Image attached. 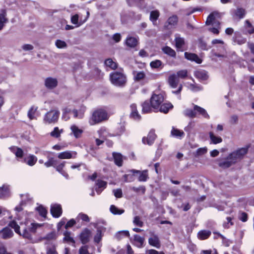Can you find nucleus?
Segmentation results:
<instances>
[{
  "label": "nucleus",
  "instance_id": "09e8293b",
  "mask_svg": "<svg viewBox=\"0 0 254 254\" xmlns=\"http://www.w3.org/2000/svg\"><path fill=\"white\" fill-rule=\"evenodd\" d=\"M36 210L38 212L39 215L44 218H46L47 214V209L42 205H40L36 208Z\"/></svg>",
  "mask_w": 254,
  "mask_h": 254
},
{
  "label": "nucleus",
  "instance_id": "f704fd0d",
  "mask_svg": "<svg viewBox=\"0 0 254 254\" xmlns=\"http://www.w3.org/2000/svg\"><path fill=\"white\" fill-rule=\"evenodd\" d=\"M218 165L219 166L222 168L226 169L230 167L231 166L233 165V164L231 160L229 159V157L227 156L225 160L220 162Z\"/></svg>",
  "mask_w": 254,
  "mask_h": 254
},
{
  "label": "nucleus",
  "instance_id": "6e6d98bb",
  "mask_svg": "<svg viewBox=\"0 0 254 254\" xmlns=\"http://www.w3.org/2000/svg\"><path fill=\"white\" fill-rule=\"evenodd\" d=\"M42 224L39 223H32L31 224V226L29 228V231L31 233H35L38 228L42 226Z\"/></svg>",
  "mask_w": 254,
  "mask_h": 254
},
{
  "label": "nucleus",
  "instance_id": "052dcab7",
  "mask_svg": "<svg viewBox=\"0 0 254 254\" xmlns=\"http://www.w3.org/2000/svg\"><path fill=\"white\" fill-rule=\"evenodd\" d=\"M131 190L135 192H139L141 191V193L142 194H143L145 193L146 189L144 186H139V187H133L131 188Z\"/></svg>",
  "mask_w": 254,
  "mask_h": 254
},
{
  "label": "nucleus",
  "instance_id": "37998d69",
  "mask_svg": "<svg viewBox=\"0 0 254 254\" xmlns=\"http://www.w3.org/2000/svg\"><path fill=\"white\" fill-rule=\"evenodd\" d=\"M245 28L249 34L254 33V25H252L248 20L245 21Z\"/></svg>",
  "mask_w": 254,
  "mask_h": 254
},
{
  "label": "nucleus",
  "instance_id": "f257e3e1",
  "mask_svg": "<svg viewBox=\"0 0 254 254\" xmlns=\"http://www.w3.org/2000/svg\"><path fill=\"white\" fill-rule=\"evenodd\" d=\"M219 16V14L217 12H213L210 13L205 22L207 25H212L214 27H210L208 31L212 32L214 34L218 35L219 33V29L220 23L217 20V18Z\"/></svg>",
  "mask_w": 254,
  "mask_h": 254
},
{
  "label": "nucleus",
  "instance_id": "e433bc0d",
  "mask_svg": "<svg viewBox=\"0 0 254 254\" xmlns=\"http://www.w3.org/2000/svg\"><path fill=\"white\" fill-rule=\"evenodd\" d=\"M173 105L170 103H164L160 106L159 111L164 113H167L170 109L173 108Z\"/></svg>",
  "mask_w": 254,
  "mask_h": 254
},
{
  "label": "nucleus",
  "instance_id": "338daca9",
  "mask_svg": "<svg viewBox=\"0 0 254 254\" xmlns=\"http://www.w3.org/2000/svg\"><path fill=\"white\" fill-rule=\"evenodd\" d=\"M88 246L87 245H84L80 248L79 249V254H91L88 250Z\"/></svg>",
  "mask_w": 254,
  "mask_h": 254
},
{
  "label": "nucleus",
  "instance_id": "bf43d9fd",
  "mask_svg": "<svg viewBox=\"0 0 254 254\" xmlns=\"http://www.w3.org/2000/svg\"><path fill=\"white\" fill-rule=\"evenodd\" d=\"M198 47L203 50H208L209 49L206 43L202 39L198 40Z\"/></svg>",
  "mask_w": 254,
  "mask_h": 254
},
{
  "label": "nucleus",
  "instance_id": "b1692460",
  "mask_svg": "<svg viewBox=\"0 0 254 254\" xmlns=\"http://www.w3.org/2000/svg\"><path fill=\"white\" fill-rule=\"evenodd\" d=\"M211 234V232L208 230H202L199 231L197 234L199 240H204L208 239Z\"/></svg>",
  "mask_w": 254,
  "mask_h": 254
},
{
  "label": "nucleus",
  "instance_id": "20e7f679",
  "mask_svg": "<svg viewBox=\"0 0 254 254\" xmlns=\"http://www.w3.org/2000/svg\"><path fill=\"white\" fill-rule=\"evenodd\" d=\"M248 149L247 147L240 148L236 151L231 153L228 156L233 164L238 160L243 158V156L248 152Z\"/></svg>",
  "mask_w": 254,
  "mask_h": 254
},
{
  "label": "nucleus",
  "instance_id": "f3484780",
  "mask_svg": "<svg viewBox=\"0 0 254 254\" xmlns=\"http://www.w3.org/2000/svg\"><path fill=\"white\" fill-rule=\"evenodd\" d=\"M211 44L213 47H216L219 50H225L226 44L221 39H215L212 40L211 41Z\"/></svg>",
  "mask_w": 254,
  "mask_h": 254
},
{
  "label": "nucleus",
  "instance_id": "412c9836",
  "mask_svg": "<svg viewBox=\"0 0 254 254\" xmlns=\"http://www.w3.org/2000/svg\"><path fill=\"white\" fill-rule=\"evenodd\" d=\"M179 79L175 74L170 75L168 78V83L173 88H176L178 85Z\"/></svg>",
  "mask_w": 254,
  "mask_h": 254
},
{
  "label": "nucleus",
  "instance_id": "1a4fd4ad",
  "mask_svg": "<svg viewBox=\"0 0 254 254\" xmlns=\"http://www.w3.org/2000/svg\"><path fill=\"white\" fill-rule=\"evenodd\" d=\"M178 17L176 15H173L169 17L165 23V27L168 29L174 28L178 24Z\"/></svg>",
  "mask_w": 254,
  "mask_h": 254
},
{
  "label": "nucleus",
  "instance_id": "13d9d810",
  "mask_svg": "<svg viewBox=\"0 0 254 254\" xmlns=\"http://www.w3.org/2000/svg\"><path fill=\"white\" fill-rule=\"evenodd\" d=\"M162 64V62L160 60H156L152 61L150 63V66L153 68H157L159 67Z\"/></svg>",
  "mask_w": 254,
  "mask_h": 254
},
{
  "label": "nucleus",
  "instance_id": "4468645a",
  "mask_svg": "<svg viewBox=\"0 0 254 254\" xmlns=\"http://www.w3.org/2000/svg\"><path fill=\"white\" fill-rule=\"evenodd\" d=\"M97 229L96 234L94 237L95 243L98 244L102 240L103 236V233L106 231V228L103 226L95 227Z\"/></svg>",
  "mask_w": 254,
  "mask_h": 254
},
{
  "label": "nucleus",
  "instance_id": "bb28decb",
  "mask_svg": "<svg viewBox=\"0 0 254 254\" xmlns=\"http://www.w3.org/2000/svg\"><path fill=\"white\" fill-rule=\"evenodd\" d=\"M194 75L195 77L202 80H206L208 78L207 72L203 70H197L195 71L194 73Z\"/></svg>",
  "mask_w": 254,
  "mask_h": 254
},
{
  "label": "nucleus",
  "instance_id": "4c0bfd02",
  "mask_svg": "<svg viewBox=\"0 0 254 254\" xmlns=\"http://www.w3.org/2000/svg\"><path fill=\"white\" fill-rule=\"evenodd\" d=\"M209 137L213 144H216L222 142V138L220 136H215L212 132L209 133Z\"/></svg>",
  "mask_w": 254,
  "mask_h": 254
},
{
  "label": "nucleus",
  "instance_id": "39448f33",
  "mask_svg": "<svg viewBox=\"0 0 254 254\" xmlns=\"http://www.w3.org/2000/svg\"><path fill=\"white\" fill-rule=\"evenodd\" d=\"M60 114L58 110H51L47 112L44 117V122L46 124H55L58 121Z\"/></svg>",
  "mask_w": 254,
  "mask_h": 254
},
{
  "label": "nucleus",
  "instance_id": "6ab92c4d",
  "mask_svg": "<svg viewBox=\"0 0 254 254\" xmlns=\"http://www.w3.org/2000/svg\"><path fill=\"white\" fill-rule=\"evenodd\" d=\"M0 234L1 235V237L3 239H9L13 236V232L8 227H5L3 228L0 231Z\"/></svg>",
  "mask_w": 254,
  "mask_h": 254
},
{
  "label": "nucleus",
  "instance_id": "a18cd8bd",
  "mask_svg": "<svg viewBox=\"0 0 254 254\" xmlns=\"http://www.w3.org/2000/svg\"><path fill=\"white\" fill-rule=\"evenodd\" d=\"M8 226L9 227H10L11 228L14 229V231L16 233H17L20 235H21L20 231V227L17 224V223H16V222L15 221L13 220L12 221H10L8 224Z\"/></svg>",
  "mask_w": 254,
  "mask_h": 254
},
{
  "label": "nucleus",
  "instance_id": "0eeeda50",
  "mask_svg": "<svg viewBox=\"0 0 254 254\" xmlns=\"http://www.w3.org/2000/svg\"><path fill=\"white\" fill-rule=\"evenodd\" d=\"M50 212L53 217H60L62 215L63 212L61 205L59 204H52L51 206Z\"/></svg>",
  "mask_w": 254,
  "mask_h": 254
},
{
  "label": "nucleus",
  "instance_id": "0e129e2a",
  "mask_svg": "<svg viewBox=\"0 0 254 254\" xmlns=\"http://www.w3.org/2000/svg\"><path fill=\"white\" fill-rule=\"evenodd\" d=\"M21 235H22L23 238L28 240H31L32 239V236L30 234L29 230H27L26 228L23 230L22 234Z\"/></svg>",
  "mask_w": 254,
  "mask_h": 254
},
{
  "label": "nucleus",
  "instance_id": "473e14b6",
  "mask_svg": "<svg viewBox=\"0 0 254 254\" xmlns=\"http://www.w3.org/2000/svg\"><path fill=\"white\" fill-rule=\"evenodd\" d=\"M70 234L71 232L68 231L64 232L63 240L67 243H72L73 245H74L75 243V240L72 237H70Z\"/></svg>",
  "mask_w": 254,
  "mask_h": 254
},
{
  "label": "nucleus",
  "instance_id": "58836bf2",
  "mask_svg": "<svg viewBox=\"0 0 254 254\" xmlns=\"http://www.w3.org/2000/svg\"><path fill=\"white\" fill-rule=\"evenodd\" d=\"M162 51L165 54H166L172 57H176V52L173 49H172L171 48H170V47L166 46V47H163L162 48Z\"/></svg>",
  "mask_w": 254,
  "mask_h": 254
},
{
  "label": "nucleus",
  "instance_id": "9b49d317",
  "mask_svg": "<svg viewBox=\"0 0 254 254\" xmlns=\"http://www.w3.org/2000/svg\"><path fill=\"white\" fill-rule=\"evenodd\" d=\"M91 234V231L88 228H85L82 231L80 235V240L82 244L85 245L89 242Z\"/></svg>",
  "mask_w": 254,
  "mask_h": 254
},
{
  "label": "nucleus",
  "instance_id": "5701e85b",
  "mask_svg": "<svg viewBox=\"0 0 254 254\" xmlns=\"http://www.w3.org/2000/svg\"><path fill=\"white\" fill-rule=\"evenodd\" d=\"M6 16L7 13L6 10H1L0 12V30L3 28L5 24L8 22V19Z\"/></svg>",
  "mask_w": 254,
  "mask_h": 254
},
{
  "label": "nucleus",
  "instance_id": "cd10ccee",
  "mask_svg": "<svg viewBox=\"0 0 254 254\" xmlns=\"http://www.w3.org/2000/svg\"><path fill=\"white\" fill-rule=\"evenodd\" d=\"M113 157L115 164L119 167L123 165V156L120 153L113 152Z\"/></svg>",
  "mask_w": 254,
  "mask_h": 254
},
{
  "label": "nucleus",
  "instance_id": "c03bdc74",
  "mask_svg": "<svg viewBox=\"0 0 254 254\" xmlns=\"http://www.w3.org/2000/svg\"><path fill=\"white\" fill-rule=\"evenodd\" d=\"M159 15L160 13L158 10H155L152 11L150 14V20L154 24V23L156 22Z\"/></svg>",
  "mask_w": 254,
  "mask_h": 254
},
{
  "label": "nucleus",
  "instance_id": "aec40b11",
  "mask_svg": "<svg viewBox=\"0 0 254 254\" xmlns=\"http://www.w3.org/2000/svg\"><path fill=\"white\" fill-rule=\"evenodd\" d=\"M194 109L196 111V117L198 114L199 115H201L204 118L207 119H209L210 118L209 115L204 108L195 105H194Z\"/></svg>",
  "mask_w": 254,
  "mask_h": 254
},
{
  "label": "nucleus",
  "instance_id": "603ef678",
  "mask_svg": "<svg viewBox=\"0 0 254 254\" xmlns=\"http://www.w3.org/2000/svg\"><path fill=\"white\" fill-rule=\"evenodd\" d=\"M63 132V129L59 130L58 127H55L54 130L50 133V135L54 137L58 138L60 136L61 133Z\"/></svg>",
  "mask_w": 254,
  "mask_h": 254
},
{
  "label": "nucleus",
  "instance_id": "680f3d73",
  "mask_svg": "<svg viewBox=\"0 0 254 254\" xmlns=\"http://www.w3.org/2000/svg\"><path fill=\"white\" fill-rule=\"evenodd\" d=\"M206 152L207 148L206 147L199 148L196 150L195 152V156L197 157L204 155Z\"/></svg>",
  "mask_w": 254,
  "mask_h": 254
},
{
  "label": "nucleus",
  "instance_id": "ddd939ff",
  "mask_svg": "<svg viewBox=\"0 0 254 254\" xmlns=\"http://www.w3.org/2000/svg\"><path fill=\"white\" fill-rule=\"evenodd\" d=\"M130 107L131 109L130 118L136 121H140L141 119V117L137 110L136 105L132 104L130 105Z\"/></svg>",
  "mask_w": 254,
  "mask_h": 254
},
{
  "label": "nucleus",
  "instance_id": "a878e982",
  "mask_svg": "<svg viewBox=\"0 0 254 254\" xmlns=\"http://www.w3.org/2000/svg\"><path fill=\"white\" fill-rule=\"evenodd\" d=\"M142 106V113L148 114L152 112V107H151L150 102L148 101H145L141 104Z\"/></svg>",
  "mask_w": 254,
  "mask_h": 254
},
{
  "label": "nucleus",
  "instance_id": "8fccbe9b",
  "mask_svg": "<svg viewBox=\"0 0 254 254\" xmlns=\"http://www.w3.org/2000/svg\"><path fill=\"white\" fill-rule=\"evenodd\" d=\"M57 164L58 161L55 160L54 158L51 157L44 163V165L46 167H50L51 166L55 167Z\"/></svg>",
  "mask_w": 254,
  "mask_h": 254
},
{
  "label": "nucleus",
  "instance_id": "79ce46f5",
  "mask_svg": "<svg viewBox=\"0 0 254 254\" xmlns=\"http://www.w3.org/2000/svg\"><path fill=\"white\" fill-rule=\"evenodd\" d=\"M110 210L114 215H121L125 212L124 209H119L114 205L110 206Z\"/></svg>",
  "mask_w": 254,
  "mask_h": 254
},
{
  "label": "nucleus",
  "instance_id": "f8f14e48",
  "mask_svg": "<svg viewBox=\"0 0 254 254\" xmlns=\"http://www.w3.org/2000/svg\"><path fill=\"white\" fill-rule=\"evenodd\" d=\"M44 83L47 88L52 89L57 86L58 82L57 78L49 77L45 79Z\"/></svg>",
  "mask_w": 254,
  "mask_h": 254
},
{
  "label": "nucleus",
  "instance_id": "c9c22d12",
  "mask_svg": "<svg viewBox=\"0 0 254 254\" xmlns=\"http://www.w3.org/2000/svg\"><path fill=\"white\" fill-rule=\"evenodd\" d=\"M175 40L176 47L177 49H182L183 48L185 44V40L183 38L181 37L178 35H176Z\"/></svg>",
  "mask_w": 254,
  "mask_h": 254
},
{
  "label": "nucleus",
  "instance_id": "de8ad7c7",
  "mask_svg": "<svg viewBox=\"0 0 254 254\" xmlns=\"http://www.w3.org/2000/svg\"><path fill=\"white\" fill-rule=\"evenodd\" d=\"M188 87L189 89L194 92L202 89V87L201 86L196 84L188 83Z\"/></svg>",
  "mask_w": 254,
  "mask_h": 254
},
{
  "label": "nucleus",
  "instance_id": "e2e57ef3",
  "mask_svg": "<svg viewBox=\"0 0 254 254\" xmlns=\"http://www.w3.org/2000/svg\"><path fill=\"white\" fill-rule=\"evenodd\" d=\"M235 15L239 18H242L245 15V10L243 8H238L235 11Z\"/></svg>",
  "mask_w": 254,
  "mask_h": 254
},
{
  "label": "nucleus",
  "instance_id": "a19ab883",
  "mask_svg": "<svg viewBox=\"0 0 254 254\" xmlns=\"http://www.w3.org/2000/svg\"><path fill=\"white\" fill-rule=\"evenodd\" d=\"M129 236V231L127 230L121 231L117 233L115 235V237L118 240H120L123 237H128Z\"/></svg>",
  "mask_w": 254,
  "mask_h": 254
},
{
  "label": "nucleus",
  "instance_id": "9d476101",
  "mask_svg": "<svg viewBox=\"0 0 254 254\" xmlns=\"http://www.w3.org/2000/svg\"><path fill=\"white\" fill-rule=\"evenodd\" d=\"M10 196V186L7 184L0 187V198L5 199Z\"/></svg>",
  "mask_w": 254,
  "mask_h": 254
},
{
  "label": "nucleus",
  "instance_id": "2f4dec72",
  "mask_svg": "<svg viewBox=\"0 0 254 254\" xmlns=\"http://www.w3.org/2000/svg\"><path fill=\"white\" fill-rule=\"evenodd\" d=\"M138 43V40L137 38L132 37H128L126 39V44L127 46L134 48Z\"/></svg>",
  "mask_w": 254,
  "mask_h": 254
},
{
  "label": "nucleus",
  "instance_id": "7ed1b4c3",
  "mask_svg": "<svg viewBox=\"0 0 254 254\" xmlns=\"http://www.w3.org/2000/svg\"><path fill=\"white\" fill-rule=\"evenodd\" d=\"M110 80L115 86H123L127 82V78L123 73L116 71L110 74Z\"/></svg>",
  "mask_w": 254,
  "mask_h": 254
},
{
  "label": "nucleus",
  "instance_id": "a211bd4d",
  "mask_svg": "<svg viewBox=\"0 0 254 254\" xmlns=\"http://www.w3.org/2000/svg\"><path fill=\"white\" fill-rule=\"evenodd\" d=\"M185 57L187 60L195 62L197 64H201L202 63V60L195 54L185 52Z\"/></svg>",
  "mask_w": 254,
  "mask_h": 254
},
{
  "label": "nucleus",
  "instance_id": "4be33fe9",
  "mask_svg": "<svg viewBox=\"0 0 254 254\" xmlns=\"http://www.w3.org/2000/svg\"><path fill=\"white\" fill-rule=\"evenodd\" d=\"M149 244L157 249H159L161 246L160 242L158 237L156 235H154L152 237H150L148 239Z\"/></svg>",
  "mask_w": 254,
  "mask_h": 254
},
{
  "label": "nucleus",
  "instance_id": "72a5a7b5",
  "mask_svg": "<svg viewBox=\"0 0 254 254\" xmlns=\"http://www.w3.org/2000/svg\"><path fill=\"white\" fill-rule=\"evenodd\" d=\"M133 237V240L135 243V245L138 248H142L144 242V238L137 234H135Z\"/></svg>",
  "mask_w": 254,
  "mask_h": 254
},
{
  "label": "nucleus",
  "instance_id": "4d7b16f0",
  "mask_svg": "<svg viewBox=\"0 0 254 254\" xmlns=\"http://www.w3.org/2000/svg\"><path fill=\"white\" fill-rule=\"evenodd\" d=\"M56 47L59 49H64L66 48L67 44L64 41L61 40H57L55 42Z\"/></svg>",
  "mask_w": 254,
  "mask_h": 254
},
{
  "label": "nucleus",
  "instance_id": "7c9ffc66",
  "mask_svg": "<svg viewBox=\"0 0 254 254\" xmlns=\"http://www.w3.org/2000/svg\"><path fill=\"white\" fill-rule=\"evenodd\" d=\"M70 129L74 137L76 138L80 137L83 133V130L79 128L76 126L72 125L70 127Z\"/></svg>",
  "mask_w": 254,
  "mask_h": 254
},
{
  "label": "nucleus",
  "instance_id": "49530a36",
  "mask_svg": "<svg viewBox=\"0 0 254 254\" xmlns=\"http://www.w3.org/2000/svg\"><path fill=\"white\" fill-rule=\"evenodd\" d=\"M106 65L112 69H115L117 67V64L111 59H108L105 61Z\"/></svg>",
  "mask_w": 254,
  "mask_h": 254
},
{
  "label": "nucleus",
  "instance_id": "2eb2a0df",
  "mask_svg": "<svg viewBox=\"0 0 254 254\" xmlns=\"http://www.w3.org/2000/svg\"><path fill=\"white\" fill-rule=\"evenodd\" d=\"M129 172L133 174H139V177L138 180L139 182H145L147 181L148 177L147 171L144 170L142 172L139 170H136L134 169L130 170L129 171Z\"/></svg>",
  "mask_w": 254,
  "mask_h": 254
},
{
  "label": "nucleus",
  "instance_id": "f03ea898",
  "mask_svg": "<svg viewBox=\"0 0 254 254\" xmlns=\"http://www.w3.org/2000/svg\"><path fill=\"white\" fill-rule=\"evenodd\" d=\"M108 119L107 112L102 109H98L95 110L89 120V123L93 126L99 124Z\"/></svg>",
  "mask_w": 254,
  "mask_h": 254
},
{
  "label": "nucleus",
  "instance_id": "774afa93",
  "mask_svg": "<svg viewBox=\"0 0 254 254\" xmlns=\"http://www.w3.org/2000/svg\"><path fill=\"white\" fill-rule=\"evenodd\" d=\"M47 254H58L56 250L55 245H52V247H48L47 248Z\"/></svg>",
  "mask_w": 254,
  "mask_h": 254
},
{
  "label": "nucleus",
  "instance_id": "5fc2aeb1",
  "mask_svg": "<svg viewBox=\"0 0 254 254\" xmlns=\"http://www.w3.org/2000/svg\"><path fill=\"white\" fill-rule=\"evenodd\" d=\"M37 110V107L34 106H32L30 108L27 114V116L30 120H31L35 119L34 114Z\"/></svg>",
  "mask_w": 254,
  "mask_h": 254
},
{
  "label": "nucleus",
  "instance_id": "393cba45",
  "mask_svg": "<svg viewBox=\"0 0 254 254\" xmlns=\"http://www.w3.org/2000/svg\"><path fill=\"white\" fill-rule=\"evenodd\" d=\"M79 16L78 14H75L71 16V22L75 25L76 27H79L86 21V19L79 20Z\"/></svg>",
  "mask_w": 254,
  "mask_h": 254
},
{
  "label": "nucleus",
  "instance_id": "dca6fc26",
  "mask_svg": "<svg viewBox=\"0 0 254 254\" xmlns=\"http://www.w3.org/2000/svg\"><path fill=\"white\" fill-rule=\"evenodd\" d=\"M76 153L70 151H65L60 152L58 155V157L61 159H70L75 158Z\"/></svg>",
  "mask_w": 254,
  "mask_h": 254
},
{
  "label": "nucleus",
  "instance_id": "69168bd1",
  "mask_svg": "<svg viewBox=\"0 0 254 254\" xmlns=\"http://www.w3.org/2000/svg\"><path fill=\"white\" fill-rule=\"evenodd\" d=\"M178 78H184L187 76L188 71L187 70H179L177 72V74H176Z\"/></svg>",
  "mask_w": 254,
  "mask_h": 254
},
{
  "label": "nucleus",
  "instance_id": "c85d7f7f",
  "mask_svg": "<svg viewBox=\"0 0 254 254\" xmlns=\"http://www.w3.org/2000/svg\"><path fill=\"white\" fill-rule=\"evenodd\" d=\"M37 161V158L33 155H30L28 157H25L23 162L30 166L34 165Z\"/></svg>",
  "mask_w": 254,
  "mask_h": 254
},
{
  "label": "nucleus",
  "instance_id": "ea45409f",
  "mask_svg": "<svg viewBox=\"0 0 254 254\" xmlns=\"http://www.w3.org/2000/svg\"><path fill=\"white\" fill-rule=\"evenodd\" d=\"M184 115L186 117H188L190 118H194L196 117V111L194 109H186L184 111Z\"/></svg>",
  "mask_w": 254,
  "mask_h": 254
},
{
  "label": "nucleus",
  "instance_id": "3c124183",
  "mask_svg": "<svg viewBox=\"0 0 254 254\" xmlns=\"http://www.w3.org/2000/svg\"><path fill=\"white\" fill-rule=\"evenodd\" d=\"M134 174L132 173L131 174H125L123 176L125 182H132L134 181L135 177Z\"/></svg>",
  "mask_w": 254,
  "mask_h": 254
},
{
  "label": "nucleus",
  "instance_id": "423d86ee",
  "mask_svg": "<svg viewBox=\"0 0 254 254\" xmlns=\"http://www.w3.org/2000/svg\"><path fill=\"white\" fill-rule=\"evenodd\" d=\"M156 137L157 135L155 133L154 129H152L149 132L147 137H143L142 142L144 144L151 146L154 143Z\"/></svg>",
  "mask_w": 254,
  "mask_h": 254
},
{
  "label": "nucleus",
  "instance_id": "864d4df0",
  "mask_svg": "<svg viewBox=\"0 0 254 254\" xmlns=\"http://www.w3.org/2000/svg\"><path fill=\"white\" fill-rule=\"evenodd\" d=\"M57 237V236L56 232L55 231H52L48 233L44 237H43V239L47 240H55Z\"/></svg>",
  "mask_w": 254,
  "mask_h": 254
},
{
  "label": "nucleus",
  "instance_id": "c756f323",
  "mask_svg": "<svg viewBox=\"0 0 254 254\" xmlns=\"http://www.w3.org/2000/svg\"><path fill=\"white\" fill-rule=\"evenodd\" d=\"M171 134L173 137L180 139L183 138L185 135V133L182 130L175 128L174 127H172L171 131Z\"/></svg>",
  "mask_w": 254,
  "mask_h": 254
},
{
  "label": "nucleus",
  "instance_id": "6e6552de",
  "mask_svg": "<svg viewBox=\"0 0 254 254\" xmlns=\"http://www.w3.org/2000/svg\"><path fill=\"white\" fill-rule=\"evenodd\" d=\"M164 100V96H151L149 102L152 108L158 109Z\"/></svg>",
  "mask_w": 254,
  "mask_h": 254
}]
</instances>
